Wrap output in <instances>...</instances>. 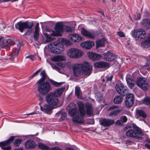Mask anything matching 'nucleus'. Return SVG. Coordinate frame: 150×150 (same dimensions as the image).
<instances>
[{"label": "nucleus", "mask_w": 150, "mask_h": 150, "mask_svg": "<svg viewBox=\"0 0 150 150\" xmlns=\"http://www.w3.org/2000/svg\"><path fill=\"white\" fill-rule=\"evenodd\" d=\"M77 104L80 116L77 111L76 104L73 103L69 104V106L70 108L69 109L68 112L73 118L72 120L73 123L82 124L84 123L83 117L86 114L85 108H86V113L88 115H91L93 113V110L91 105L89 103L84 104L83 102L79 101L77 102Z\"/></svg>", "instance_id": "nucleus-1"}, {"label": "nucleus", "mask_w": 150, "mask_h": 150, "mask_svg": "<svg viewBox=\"0 0 150 150\" xmlns=\"http://www.w3.org/2000/svg\"><path fill=\"white\" fill-rule=\"evenodd\" d=\"M42 76L36 83L37 86V90L39 93L43 96H45L52 90L50 83L45 79L47 76L45 70L42 71L40 73Z\"/></svg>", "instance_id": "nucleus-2"}, {"label": "nucleus", "mask_w": 150, "mask_h": 150, "mask_svg": "<svg viewBox=\"0 0 150 150\" xmlns=\"http://www.w3.org/2000/svg\"><path fill=\"white\" fill-rule=\"evenodd\" d=\"M93 66L89 63L84 62L81 64H74L73 69L74 76H80L81 73L89 76L92 71Z\"/></svg>", "instance_id": "nucleus-3"}, {"label": "nucleus", "mask_w": 150, "mask_h": 150, "mask_svg": "<svg viewBox=\"0 0 150 150\" xmlns=\"http://www.w3.org/2000/svg\"><path fill=\"white\" fill-rule=\"evenodd\" d=\"M33 25V22H29L26 21L22 22L20 21L15 25L16 28L21 33H22L24 29H28L23 35H29L32 33V30L31 29Z\"/></svg>", "instance_id": "nucleus-4"}, {"label": "nucleus", "mask_w": 150, "mask_h": 150, "mask_svg": "<svg viewBox=\"0 0 150 150\" xmlns=\"http://www.w3.org/2000/svg\"><path fill=\"white\" fill-rule=\"evenodd\" d=\"M132 125L134 129H130L126 131L125 134L126 136L139 139H142L143 138L141 136L144 135V133L141 129L135 124L132 123Z\"/></svg>", "instance_id": "nucleus-5"}, {"label": "nucleus", "mask_w": 150, "mask_h": 150, "mask_svg": "<svg viewBox=\"0 0 150 150\" xmlns=\"http://www.w3.org/2000/svg\"><path fill=\"white\" fill-rule=\"evenodd\" d=\"M48 48L51 52L56 54L62 53L64 50V46L62 44L57 42H50L48 45Z\"/></svg>", "instance_id": "nucleus-6"}, {"label": "nucleus", "mask_w": 150, "mask_h": 150, "mask_svg": "<svg viewBox=\"0 0 150 150\" xmlns=\"http://www.w3.org/2000/svg\"><path fill=\"white\" fill-rule=\"evenodd\" d=\"M45 100L47 103L51 106H56L59 103L58 98L52 92H50L46 95Z\"/></svg>", "instance_id": "nucleus-7"}, {"label": "nucleus", "mask_w": 150, "mask_h": 150, "mask_svg": "<svg viewBox=\"0 0 150 150\" xmlns=\"http://www.w3.org/2000/svg\"><path fill=\"white\" fill-rule=\"evenodd\" d=\"M83 54V52L81 51L74 48L69 49L67 52V55L69 57L75 59L80 58Z\"/></svg>", "instance_id": "nucleus-8"}, {"label": "nucleus", "mask_w": 150, "mask_h": 150, "mask_svg": "<svg viewBox=\"0 0 150 150\" xmlns=\"http://www.w3.org/2000/svg\"><path fill=\"white\" fill-rule=\"evenodd\" d=\"M132 35L135 40H140L144 38L146 36V31L144 29L141 28L138 29L137 30H133L132 32Z\"/></svg>", "instance_id": "nucleus-9"}, {"label": "nucleus", "mask_w": 150, "mask_h": 150, "mask_svg": "<svg viewBox=\"0 0 150 150\" xmlns=\"http://www.w3.org/2000/svg\"><path fill=\"white\" fill-rule=\"evenodd\" d=\"M81 34L84 36L88 38L93 39L95 36H97L101 33L100 31L89 30L88 31L84 28H82L81 30Z\"/></svg>", "instance_id": "nucleus-10"}, {"label": "nucleus", "mask_w": 150, "mask_h": 150, "mask_svg": "<svg viewBox=\"0 0 150 150\" xmlns=\"http://www.w3.org/2000/svg\"><path fill=\"white\" fill-rule=\"evenodd\" d=\"M115 89L117 93L122 96H124L127 94L128 89L122 83H118L115 86Z\"/></svg>", "instance_id": "nucleus-11"}, {"label": "nucleus", "mask_w": 150, "mask_h": 150, "mask_svg": "<svg viewBox=\"0 0 150 150\" xmlns=\"http://www.w3.org/2000/svg\"><path fill=\"white\" fill-rule=\"evenodd\" d=\"M64 25L61 23L58 22L56 23L55 27V31H52L51 35L55 36H60L61 33L64 31Z\"/></svg>", "instance_id": "nucleus-12"}, {"label": "nucleus", "mask_w": 150, "mask_h": 150, "mask_svg": "<svg viewBox=\"0 0 150 150\" xmlns=\"http://www.w3.org/2000/svg\"><path fill=\"white\" fill-rule=\"evenodd\" d=\"M14 138V136H11L6 141L0 142V147L3 150H10L11 147L10 144L13 142Z\"/></svg>", "instance_id": "nucleus-13"}, {"label": "nucleus", "mask_w": 150, "mask_h": 150, "mask_svg": "<svg viewBox=\"0 0 150 150\" xmlns=\"http://www.w3.org/2000/svg\"><path fill=\"white\" fill-rule=\"evenodd\" d=\"M110 66V63L102 61L95 62L93 64V66L95 68L102 69L103 70H105L108 69Z\"/></svg>", "instance_id": "nucleus-14"}, {"label": "nucleus", "mask_w": 150, "mask_h": 150, "mask_svg": "<svg viewBox=\"0 0 150 150\" xmlns=\"http://www.w3.org/2000/svg\"><path fill=\"white\" fill-rule=\"evenodd\" d=\"M137 85L143 90L145 91L148 88V84L145 78L139 77L137 80Z\"/></svg>", "instance_id": "nucleus-15"}, {"label": "nucleus", "mask_w": 150, "mask_h": 150, "mask_svg": "<svg viewBox=\"0 0 150 150\" xmlns=\"http://www.w3.org/2000/svg\"><path fill=\"white\" fill-rule=\"evenodd\" d=\"M134 96L132 93H129L126 97L125 104L129 108L131 107L134 105Z\"/></svg>", "instance_id": "nucleus-16"}, {"label": "nucleus", "mask_w": 150, "mask_h": 150, "mask_svg": "<svg viewBox=\"0 0 150 150\" xmlns=\"http://www.w3.org/2000/svg\"><path fill=\"white\" fill-rule=\"evenodd\" d=\"M103 55V59L108 61L111 62L113 61L116 58V57L114 54L110 51H109L106 53H104Z\"/></svg>", "instance_id": "nucleus-17"}, {"label": "nucleus", "mask_w": 150, "mask_h": 150, "mask_svg": "<svg viewBox=\"0 0 150 150\" xmlns=\"http://www.w3.org/2000/svg\"><path fill=\"white\" fill-rule=\"evenodd\" d=\"M52 107L49 104H45L43 106L40 105V110L48 114H50L51 113V111L53 109Z\"/></svg>", "instance_id": "nucleus-18"}, {"label": "nucleus", "mask_w": 150, "mask_h": 150, "mask_svg": "<svg viewBox=\"0 0 150 150\" xmlns=\"http://www.w3.org/2000/svg\"><path fill=\"white\" fill-rule=\"evenodd\" d=\"M94 45V42L93 41H87L82 42L81 44V47L86 49H91Z\"/></svg>", "instance_id": "nucleus-19"}, {"label": "nucleus", "mask_w": 150, "mask_h": 150, "mask_svg": "<svg viewBox=\"0 0 150 150\" xmlns=\"http://www.w3.org/2000/svg\"><path fill=\"white\" fill-rule=\"evenodd\" d=\"M87 54L88 57L93 61L98 60L102 57L100 54L92 52H88Z\"/></svg>", "instance_id": "nucleus-20"}, {"label": "nucleus", "mask_w": 150, "mask_h": 150, "mask_svg": "<svg viewBox=\"0 0 150 150\" xmlns=\"http://www.w3.org/2000/svg\"><path fill=\"white\" fill-rule=\"evenodd\" d=\"M115 121L113 120L109 119H103L100 123V125L105 127H108L113 124Z\"/></svg>", "instance_id": "nucleus-21"}, {"label": "nucleus", "mask_w": 150, "mask_h": 150, "mask_svg": "<svg viewBox=\"0 0 150 150\" xmlns=\"http://www.w3.org/2000/svg\"><path fill=\"white\" fill-rule=\"evenodd\" d=\"M69 38L70 40L74 42H78L82 40L81 36L76 34L70 35Z\"/></svg>", "instance_id": "nucleus-22"}, {"label": "nucleus", "mask_w": 150, "mask_h": 150, "mask_svg": "<svg viewBox=\"0 0 150 150\" xmlns=\"http://www.w3.org/2000/svg\"><path fill=\"white\" fill-rule=\"evenodd\" d=\"M36 146V144L31 139L27 140L25 144V146L27 149L34 148Z\"/></svg>", "instance_id": "nucleus-23"}, {"label": "nucleus", "mask_w": 150, "mask_h": 150, "mask_svg": "<svg viewBox=\"0 0 150 150\" xmlns=\"http://www.w3.org/2000/svg\"><path fill=\"white\" fill-rule=\"evenodd\" d=\"M126 79L128 87L132 89L134 87L135 83V81L128 75L126 76Z\"/></svg>", "instance_id": "nucleus-24"}, {"label": "nucleus", "mask_w": 150, "mask_h": 150, "mask_svg": "<svg viewBox=\"0 0 150 150\" xmlns=\"http://www.w3.org/2000/svg\"><path fill=\"white\" fill-rule=\"evenodd\" d=\"M106 42V40L104 38H102L97 40L96 41V48L104 47Z\"/></svg>", "instance_id": "nucleus-25"}, {"label": "nucleus", "mask_w": 150, "mask_h": 150, "mask_svg": "<svg viewBox=\"0 0 150 150\" xmlns=\"http://www.w3.org/2000/svg\"><path fill=\"white\" fill-rule=\"evenodd\" d=\"M141 24L142 26L146 29H150V20L144 18L143 19Z\"/></svg>", "instance_id": "nucleus-26"}, {"label": "nucleus", "mask_w": 150, "mask_h": 150, "mask_svg": "<svg viewBox=\"0 0 150 150\" xmlns=\"http://www.w3.org/2000/svg\"><path fill=\"white\" fill-rule=\"evenodd\" d=\"M66 59V58L64 56L61 55L55 56L51 58L52 61L56 62L64 61Z\"/></svg>", "instance_id": "nucleus-27"}, {"label": "nucleus", "mask_w": 150, "mask_h": 150, "mask_svg": "<svg viewBox=\"0 0 150 150\" xmlns=\"http://www.w3.org/2000/svg\"><path fill=\"white\" fill-rule=\"evenodd\" d=\"M20 49V44H17V47L14 48L10 54L11 57H16L19 53V52Z\"/></svg>", "instance_id": "nucleus-28"}, {"label": "nucleus", "mask_w": 150, "mask_h": 150, "mask_svg": "<svg viewBox=\"0 0 150 150\" xmlns=\"http://www.w3.org/2000/svg\"><path fill=\"white\" fill-rule=\"evenodd\" d=\"M136 113L138 117H141L143 118H145L147 116L146 113L142 110H137Z\"/></svg>", "instance_id": "nucleus-29"}, {"label": "nucleus", "mask_w": 150, "mask_h": 150, "mask_svg": "<svg viewBox=\"0 0 150 150\" xmlns=\"http://www.w3.org/2000/svg\"><path fill=\"white\" fill-rule=\"evenodd\" d=\"M65 89V87L59 88L55 90L54 92H52V93L55 95L58 98L59 96H60L62 94Z\"/></svg>", "instance_id": "nucleus-30"}, {"label": "nucleus", "mask_w": 150, "mask_h": 150, "mask_svg": "<svg viewBox=\"0 0 150 150\" xmlns=\"http://www.w3.org/2000/svg\"><path fill=\"white\" fill-rule=\"evenodd\" d=\"M123 98L121 96H117L115 97L113 100V102L115 104H119L122 103Z\"/></svg>", "instance_id": "nucleus-31"}, {"label": "nucleus", "mask_w": 150, "mask_h": 150, "mask_svg": "<svg viewBox=\"0 0 150 150\" xmlns=\"http://www.w3.org/2000/svg\"><path fill=\"white\" fill-rule=\"evenodd\" d=\"M44 35L46 38L44 42V43L46 44L49 42L53 40V39L51 37V36H53L51 35V34L49 35L47 33H44Z\"/></svg>", "instance_id": "nucleus-32"}, {"label": "nucleus", "mask_w": 150, "mask_h": 150, "mask_svg": "<svg viewBox=\"0 0 150 150\" xmlns=\"http://www.w3.org/2000/svg\"><path fill=\"white\" fill-rule=\"evenodd\" d=\"M11 44V40L8 39L6 40H4L2 42V45L1 48H4L6 46H10Z\"/></svg>", "instance_id": "nucleus-33"}, {"label": "nucleus", "mask_w": 150, "mask_h": 150, "mask_svg": "<svg viewBox=\"0 0 150 150\" xmlns=\"http://www.w3.org/2000/svg\"><path fill=\"white\" fill-rule=\"evenodd\" d=\"M122 109H117L114 111H112L109 115L110 116H112L117 115L120 112L122 111Z\"/></svg>", "instance_id": "nucleus-34"}, {"label": "nucleus", "mask_w": 150, "mask_h": 150, "mask_svg": "<svg viewBox=\"0 0 150 150\" xmlns=\"http://www.w3.org/2000/svg\"><path fill=\"white\" fill-rule=\"evenodd\" d=\"M141 46L144 48L148 47L150 46V40H145L141 43Z\"/></svg>", "instance_id": "nucleus-35"}, {"label": "nucleus", "mask_w": 150, "mask_h": 150, "mask_svg": "<svg viewBox=\"0 0 150 150\" xmlns=\"http://www.w3.org/2000/svg\"><path fill=\"white\" fill-rule=\"evenodd\" d=\"M73 27L64 25V30L67 32H71L74 30Z\"/></svg>", "instance_id": "nucleus-36"}, {"label": "nucleus", "mask_w": 150, "mask_h": 150, "mask_svg": "<svg viewBox=\"0 0 150 150\" xmlns=\"http://www.w3.org/2000/svg\"><path fill=\"white\" fill-rule=\"evenodd\" d=\"M38 146L39 148L42 150H49V147L46 145L43 144L41 143L38 144Z\"/></svg>", "instance_id": "nucleus-37"}, {"label": "nucleus", "mask_w": 150, "mask_h": 150, "mask_svg": "<svg viewBox=\"0 0 150 150\" xmlns=\"http://www.w3.org/2000/svg\"><path fill=\"white\" fill-rule=\"evenodd\" d=\"M75 95L77 98H79L80 97L81 93V91L80 88L79 87H76L75 88Z\"/></svg>", "instance_id": "nucleus-38"}, {"label": "nucleus", "mask_w": 150, "mask_h": 150, "mask_svg": "<svg viewBox=\"0 0 150 150\" xmlns=\"http://www.w3.org/2000/svg\"><path fill=\"white\" fill-rule=\"evenodd\" d=\"M143 103L150 107V98L146 97L143 100Z\"/></svg>", "instance_id": "nucleus-39"}, {"label": "nucleus", "mask_w": 150, "mask_h": 150, "mask_svg": "<svg viewBox=\"0 0 150 150\" xmlns=\"http://www.w3.org/2000/svg\"><path fill=\"white\" fill-rule=\"evenodd\" d=\"M22 141V139H16L13 143V145L16 146H18Z\"/></svg>", "instance_id": "nucleus-40"}, {"label": "nucleus", "mask_w": 150, "mask_h": 150, "mask_svg": "<svg viewBox=\"0 0 150 150\" xmlns=\"http://www.w3.org/2000/svg\"><path fill=\"white\" fill-rule=\"evenodd\" d=\"M50 82L52 84L56 87H58L62 84L61 82L58 83L52 80H50Z\"/></svg>", "instance_id": "nucleus-41"}, {"label": "nucleus", "mask_w": 150, "mask_h": 150, "mask_svg": "<svg viewBox=\"0 0 150 150\" xmlns=\"http://www.w3.org/2000/svg\"><path fill=\"white\" fill-rule=\"evenodd\" d=\"M39 32H34V39L36 41H38L39 40Z\"/></svg>", "instance_id": "nucleus-42"}, {"label": "nucleus", "mask_w": 150, "mask_h": 150, "mask_svg": "<svg viewBox=\"0 0 150 150\" xmlns=\"http://www.w3.org/2000/svg\"><path fill=\"white\" fill-rule=\"evenodd\" d=\"M62 40L63 43L66 45H70L72 44L70 41L66 39H63Z\"/></svg>", "instance_id": "nucleus-43"}, {"label": "nucleus", "mask_w": 150, "mask_h": 150, "mask_svg": "<svg viewBox=\"0 0 150 150\" xmlns=\"http://www.w3.org/2000/svg\"><path fill=\"white\" fill-rule=\"evenodd\" d=\"M123 122L120 119L117 120L115 123V125L116 126H122L123 124Z\"/></svg>", "instance_id": "nucleus-44"}, {"label": "nucleus", "mask_w": 150, "mask_h": 150, "mask_svg": "<svg viewBox=\"0 0 150 150\" xmlns=\"http://www.w3.org/2000/svg\"><path fill=\"white\" fill-rule=\"evenodd\" d=\"M120 119L123 122V123L127 122V118L125 116H122L120 118Z\"/></svg>", "instance_id": "nucleus-45"}, {"label": "nucleus", "mask_w": 150, "mask_h": 150, "mask_svg": "<svg viewBox=\"0 0 150 150\" xmlns=\"http://www.w3.org/2000/svg\"><path fill=\"white\" fill-rule=\"evenodd\" d=\"M96 97L99 101L103 99V96L98 93H96Z\"/></svg>", "instance_id": "nucleus-46"}, {"label": "nucleus", "mask_w": 150, "mask_h": 150, "mask_svg": "<svg viewBox=\"0 0 150 150\" xmlns=\"http://www.w3.org/2000/svg\"><path fill=\"white\" fill-rule=\"evenodd\" d=\"M113 77V75H110V76L108 75L106 76V81H111L112 80Z\"/></svg>", "instance_id": "nucleus-47"}, {"label": "nucleus", "mask_w": 150, "mask_h": 150, "mask_svg": "<svg viewBox=\"0 0 150 150\" xmlns=\"http://www.w3.org/2000/svg\"><path fill=\"white\" fill-rule=\"evenodd\" d=\"M141 15L139 13H137L134 15V18L136 20H139L141 18Z\"/></svg>", "instance_id": "nucleus-48"}, {"label": "nucleus", "mask_w": 150, "mask_h": 150, "mask_svg": "<svg viewBox=\"0 0 150 150\" xmlns=\"http://www.w3.org/2000/svg\"><path fill=\"white\" fill-rule=\"evenodd\" d=\"M67 117V115L66 113H63L61 115L60 118L61 120H64Z\"/></svg>", "instance_id": "nucleus-49"}, {"label": "nucleus", "mask_w": 150, "mask_h": 150, "mask_svg": "<svg viewBox=\"0 0 150 150\" xmlns=\"http://www.w3.org/2000/svg\"><path fill=\"white\" fill-rule=\"evenodd\" d=\"M117 35L121 37H125V34L122 32H119L117 33Z\"/></svg>", "instance_id": "nucleus-50"}, {"label": "nucleus", "mask_w": 150, "mask_h": 150, "mask_svg": "<svg viewBox=\"0 0 150 150\" xmlns=\"http://www.w3.org/2000/svg\"><path fill=\"white\" fill-rule=\"evenodd\" d=\"M39 24L38 23H37L36 24L35 26V31L34 32H39Z\"/></svg>", "instance_id": "nucleus-51"}, {"label": "nucleus", "mask_w": 150, "mask_h": 150, "mask_svg": "<svg viewBox=\"0 0 150 150\" xmlns=\"http://www.w3.org/2000/svg\"><path fill=\"white\" fill-rule=\"evenodd\" d=\"M41 69H38V70L36 71L34 73L33 75L31 76V78H32L35 76H36L39 73V72L41 71Z\"/></svg>", "instance_id": "nucleus-52"}, {"label": "nucleus", "mask_w": 150, "mask_h": 150, "mask_svg": "<svg viewBox=\"0 0 150 150\" xmlns=\"http://www.w3.org/2000/svg\"><path fill=\"white\" fill-rule=\"evenodd\" d=\"M49 150H62V149L58 147H54L50 148Z\"/></svg>", "instance_id": "nucleus-53"}, {"label": "nucleus", "mask_w": 150, "mask_h": 150, "mask_svg": "<svg viewBox=\"0 0 150 150\" xmlns=\"http://www.w3.org/2000/svg\"><path fill=\"white\" fill-rule=\"evenodd\" d=\"M29 58L32 61H33L34 59V55H30L29 56H27L26 58Z\"/></svg>", "instance_id": "nucleus-54"}, {"label": "nucleus", "mask_w": 150, "mask_h": 150, "mask_svg": "<svg viewBox=\"0 0 150 150\" xmlns=\"http://www.w3.org/2000/svg\"><path fill=\"white\" fill-rule=\"evenodd\" d=\"M118 106H117V105H112V106H110L109 108V110H110L113 109H114L117 108H118Z\"/></svg>", "instance_id": "nucleus-55"}, {"label": "nucleus", "mask_w": 150, "mask_h": 150, "mask_svg": "<svg viewBox=\"0 0 150 150\" xmlns=\"http://www.w3.org/2000/svg\"><path fill=\"white\" fill-rule=\"evenodd\" d=\"M52 67L54 69H55L57 70V69H59L56 66H55L54 65H52Z\"/></svg>", "instance_id": "nucleus-56"}, {"label": "nucleus", "mask_w": 150, "mask_h": 150, "mask_svg": "<svg viewBox=\"0 0 150 150\" xmlns=\"http://www.w3.org/2000/svg\"><path fill=\"white\" fill-rule=\"evenodd\" d=\"M145 146L150 149V145L148 144H145Z\"/></svg>", "instance_id": "nucleus-57"}, {"label": "nucleus", "mask_w": 150, "mask_h": 150, "mask_svg": "<svg viewBox=\"0 0 150 150\" xmlns=\"http://www.w3.org/2000/svg\"><path fill=\"white\" fill-rule=\"evenodd\" d=\"M131 141L129 140H127L126 141V144H128L130 143Z\"/></svg>", "instance_id": "nucleus-58"}, {"label": "nucleus", "mask_w": 150, "mask_h": 150, "mask_svg": "<svg viewBox=\"0 0 150 150\" xmlns=\"http://www.w3.org/2000/svg\"><path fill=\"white\" fill-rule=\"evenodd\" d=\"M51 30V29L48 28H45V30L46 31L49 32Z\"/></svg>", "instance_id": "nucleus-59"}, {"label": "nucleus", "mask_w": 150, "mask_h": 150, "mask_svg": "<svg viewBox=\"0 0 150 150\" xmlns=\"http://www.w3.org/2000/svg\"><path fill=\"white\" fill-rule=\"evenodd\" d=\"M39 100L42 101L43 100V98L41 96H40L39 98Z\"/></svg>", "instance_id": "nucleus-60"}, {"label": "nucleus", "mask_w": 150, "mask_h": 150, "mask_svg": "<svg viewBox=\"0 0 150 150\" xmlns=\"http://www.w3.org/2000/svg\"><path fill=\"white\" fill-rule=\"evenodd\" d=\"M14 150H23V149L21 148H17L15 149Z\"/></svg>", "instance_id": "nucleus-61"}, {"label": "nucleus", "mask_w": 150, "mask_h": 150, "mask_svg": "<svg viewBox=\"0 0 150 150\" xmlns=\"http://www.w3.org/2000/svg\"><path fill=\"white\" fill-rule=\"evenodd\" d=\"M35 114V112H32L31 113L28 114H27V115H33V114Z\"/></svg>", "instance_id": "nucleus-62"}, {"label": "nucleus", "mask_w": 150, "mask_h": 150, "mask_svg": "<svg viewBox=\"0 0 150 150\" xmlns=\"http://www.w3.org/2000/svg\"><path fill=\"white\" fill-rule=\"evenodd\" d=\"M127 127H125L124 128V130H126V129H127Z\"/></svg>", "instance_id": "nucleus-63"}, {"label": "nucleus", "mask_w": 150, "mask_h": 150, "mask_svg": "<svg viewBox=\"0 0 150 150\" xmlns=\"http://www.w3.org/2000/svg\"><path fill=\"white\" fill-rule=\"evenodd\" d=\"M6 25H4V26H3V28L4 29H5L6 28Z\"/></svg>", "instance_id": "nucleus-64"}]
</instances>
